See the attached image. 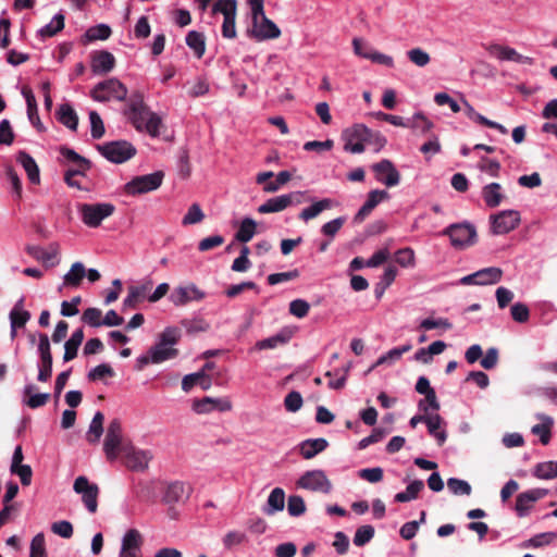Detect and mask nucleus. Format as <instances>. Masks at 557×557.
<instances>
[{"label":"nucleus","instance_id":"obj_41","mask_svg":"<svg viewBox=\"0 0 557 557\" xmlns=\"http://www.w3.org/2000/svg\"><path fill=\"white\" fill-rule=\"evenodd\" d=\"M84 323L90 326H117L123 324V315H82Z\"/></svg>","mask_w":557,"mask_h":557},{"label":"nucleus","instance_id":"obj_61","mask_svg":"<svg viewBox=\"0 0 557 557\" xmlns=\"http://www.w3.org/2000/svg\"><path fill=\"white\" fill-rule=\"evenodd\" d=\"M111 35V28L107 24H98L87 29L86 37L88 40H106Z\"/></svg>","mask_w":557,"mask_h":557},{"label":"nucleus","instance_id":"obj_21","mask_svg":"<svg viewBox=\"0 0 557 557\" xmlns=\"http://www.w3.org/2000/svg\"><path fill=\"white\" fill-rule=\"evenodd\" d=\"M232 409V403L226 397L213 398L206 396L193 403V410L196 413L205 414L212 411L226 412Z\"/></svg>","mask_w":557,"mask_h":557},{"label":"nucleus","instance_id":"obj_56","mask_svg":"<svg viewBox=\"0 0 557 557\" xmlns=\"http://www.w3.org/2000/svg\"><path fill=\"white\" fill-rule=\"evenodd\" d=\"M447 486L454 495L468 496L472 492L471 485L467 481L457 478H449L447 480Z\"/></svg>","mask_w":557,"mask_h":557},{"label":"nucleus","instance_id":"obj_52","mask_svg":"<svg viewBox=\"0 0 557 557\" xmlns=\"http://www.w3.org/2000/svg\"><path fill=\"white\" fill-rule=\"evenodd\" d=\"M557 539V532L548 531L533 535L527 542L528 547L539 548L549 545Z\"/></svg>","mask_w":557,"mask_h":557},{"label":"nucleus","instance_id":"obj_6","mask_svg":"<svg viewBox=\"0 0 557 557\" xmlns=\"http://www.w3.org/2000/svg\"><path fill=\"white\" fill-rule=\"evenodd\" d=\"M77 211L83 223L88 227L95 228L100 226L104 219L114 213L115 207L110 202L79 203Z\"/></svg>","mask_w":557,"mask_h":557},{"label":"nucleus","instance_id":"obj_43","mask_svg":"<svg viewBox=\"0 0 557 557\" xmlns=\"http://www.w3.org/2000/svg\"><path fill=\"white\" fill-rule=\"evenodd\" d=\"M27 251L30 256L36 258L37 260L42 261L46 264L54 265L58 263V250L57 248H52L50 250L44 249L39 246H29Z\"/></svg>","mask_w":557,"mask_h":557},{"label":"nucleus","instance_id":"obj_28","mask_svg":"<svg viewBox=\"0 0 557 557\" xmlns=\"http://www.w3.org/2000/svg\"><path fill=\"white\" fill-rule=\"evenodd\" d=\"M329 446V442L323 438H308L299 443L298 448L300 455L305 459H311L315 457L318 454L325 450Z\"/></svg>","mask_w":557,"mask_h":557},{"label":"nucleus","instance_id":"obj_10","mask_svg":"<svg viewBox=\"0 0 557 557\" xmlns=\"http://www.w3.org/2000/svg\"><path fill=\"white\" fill-rule=\"evenodd\" d=\"M123 429L120 419L115 418L110 421L103 442V451L106 457L110 461L116 460L120 451H123L125 447H122Z\"/></svg>","mask_w":557,"mask_h":557},{"label":"nucleus","instance_id":"obj_64","mask_svg":"<svg viewBox=\"0 0 557 557\" xmlns=\"http://www.w3.org/2000/svg\"><path fill=\"white\" fill-rule=\"evenodd\" d=\"M358 475L369 483H379L383 480L384 471L381 467L364 468L359 470Z\"/></svg>","mask_w":557,"mask_h":557},{"label":"nucleus","instance_id":"obj_33","mask_svg":"<svg viewBox=\"0 0 557 557\" xmlns=\"http://www.w3.org/2000/svg\"><path fill=\"white\" fill-rule=\"evenodd\" d=\"M444 421L438 413L428 416L425 424L431 436H433L437 444L442 446L447 440V432L442 428Z\"/></svg>","mask_w":557,"mask_h":557},{"label":"nucleus","instance_id":"obj_57","mask_svg":"<svg viewBox=\"0 0 557 557\" xmlns=\"http://www.w3.org/2000/svg\"><path fill=\"white\" fill-rule=\"evenodd\" d=\"M406 54L409 61L419 67L426 66L431 61L430 54L421 48H412Z\"/></svg>","mask_w":557,"mask_h":557},{"label":"nucleus","instance_id":"obj_11","mask_svg":"<svg viewBox=\"0 0 557 557\" xmlns=\"http://www.w3.org/2000/svg\"><path fill=\"white\" fill-rule=\"evenodd\" d=\"M521 221L520 212L508 209L490 216L491 231L494 235H504L513 231Z\"/></svg>","mask_w":557,"mask_h":557},{"label":"nucleus","instance_id":"obj_5","mask_svg":"<svg viewBox=\"0 0 557 557\" xmlns=\"http://www.w3.org/2000/svg\"><path fill=\"white\" fill-rule=\"evenodd\" d=\"M127 88L117 78H109L98 83L91 90L90 97L98 102H108L111 100L126 101Z\"/></svg>","mask_w":557,"mask_h":557},{"label":"nucleus","instance_id":"obj_49","mask_svg":"<svg viewBox=\"0 0 557 557\" xmlns=\"http://www.w3.org/2000/svg\"><path fill=\"white\" fill-rule=\"evenodd\" d=\"M183 325L190 334L206 332L210 327V324L205 320L203 315H193L190 319H185Z\"/></svg>","mask_w":557,"mask_h":557},{"label":"nucleus","instance_id":"obj_22","mask_svg":"<svg viewBox=\"0 0 557 557\" xmlns=\"http://www.w3.org/2000/svg\"><path fill=\"white\" fill-rule=\"evenodd\" d=\"M389 194L384 189H373L368 193L364 203L360 207L354 216V222H362L372 210L381 202L388 200Z\"/></svg>","mask_w":557,"mask_h":557},{"label":"nucleus","instance_id":"obj_38","mask_svg":"<svg viewBox=\"0 0 557 557\" xmlns=\"http://www.w3.org/2000/svg\"><path fill=\"white\" fill-rule=\"evenodd\" d=\"M103 420L104 416L101 411H97L94 414L88 431L86 433V440L90 444H96L100 441L103 434Z\"/></svg>","mask_w":557,"mask_h":557},{"label":"nucleus","instance_id":"obj_47","mask_svg":"<svg viewBox=\"0 0 557 557\" xmlns=\"http://www.w3.org/2000/svg\"><path fill=\"white\" fill-rule=\"evenodd\" d=\"M411 347L412 346L410 344H406L400 347L389 349L376 360L375 366L385 363L393 364L395 361L399 360L405 352L409 351Z\"/></svg>","mask_w":557,"mask_h":557},{"label":"nucleus","instance_id":"obj_35","mask_svg":"<svg viewBox=\"0 0 557 557\" xmlns=\"http://www.w3.org/2000/svg\"><path fill=\"white\" fill-rule=\"evenodd\" d=\"M17 162L23 166L27 173L28 180L33 184H37L40 181L39 168L35 159L25 151H20L16 158Z\"/></svg>","mask_w":557,"mask_h":557},{"label":"nucleus","instance_id":"obj_53","mask_svg":"<svg viewBox=\"0 0 557 557\" xmlns=\"http://www.w3.org/2000/svg\"><path fill=\"white\" fill-rule=\"evenodd\" d=\"M395 261L403 268H413L416 256L410 247L400 248L395 252Z\"/></svg>","mask_w":557,"mask_h":557},{"label":"nucleus","instance_id":"obj_60","mask_svg":"<svg viewBox=\"0 0 557 557\" xmlns=\"http://www.w3.org/2000/svg\"><path fill=\"white\" fill-rule=\"evenodd\" d=\"M249 247L243 246L239 256L233 261L231 269L234 272H246L250 269L251 262L248 259Z\"/></svg>","mask_w":557,"mask_h":557},{"label":"nucleus","instance_id":"obj_51","mask_svg":"<svg viewBox=\"0 0 557 557\" xmlns=\"http://www.w3.org/2000/svg\"><path fill=\"white\" fill-rule=\"evenodd\" d=\"M532 473L540 480H553L557 478L554 468V460L536 463Z\"/></svg>","mask_w":557,"mask_h":557},{"label":"nucleus","instance_id":"obj_18","mask_svg":"<svg viewBox=\"0 0 557 557\" xmlns=\"http://www.w3.org/2000/svg\"><path fill=\"white\" fill-rule=\"evenodd\" d=\"M125 455L126 467L136 472H144L148 469L149 462L152 459L150 450L137 449L133 446L125 447L123 449Z\"/></svg>","mask_w":557,"mask_h":557},{"label":"nucleus","instance_id":"obj_2","mask_svg":"<svg viewBox=\"0 0 557 557\" xmlns=\"http://www.w3.org/2000/svg\"><path fill=\"white\" fill-rule=\"evenodd\" d=\"M251 10L252 24L246 30L247 37L256 41H264L280 37L281 29L269 20L263 10V0H248Z\"/></svg>","mask_w":557,"mask_h":557},{"label":"nucleus","instance_id":"obj_40","mask_svg":"<svg viewBox=\"0 0 557 557\" xmlns=\"http://www.w3.org/2000/svg\"><path fill=\"white\" fill-rule=\"evenodd\" d=\"M478 278V285H492L496 284L502 280L503 270L497 267H488L475 272Z\"/></svg>","mask_w":557,"mask_h":557},{"label":"nucleus","instance_id":"obj_14","mask_svg":"<svg viewBox=\"0 0 557 557\" xmlns=\"http://www.w3.org/2000/svg\"><path fill=\"white\" fill-rule=\"evenodd\" d=\"M73 490L75 493L82 495V500L86 509L90 513H95L98 508V485L90 483L86 476L79 475L74 481Z\"/></svg>","mask_w":557,"mask_h":557},{"label":"nucleus","instance_id":"obj_9","mask_svg":"<svg viewBox=\"0 0 557 557\" xmlns=\"http://www.w3.org/2000/svg\"><path fill=\"white\" fill-rule=\"evenodd\" d=\"M164 174L161 171L139 175L125 184V193L131 196L141 195L158 189L163 181Z\"/></svg>","mask_w":557,"mask_h":557},{"label":"nucleus","instance_id":"obj_4","mask_svg":"<svg viewBox=\"0 0 557 557\" xmlns=\"http://www.w3.org/2000/svg\"><path fill=\"white\" fill-rule=\"evenodd\" d=\"M152 289V278L144 277L133 282L127 286V295L122 301L123 311H134L141 308L146 301L150 302V290Z\"/></svg>","mask_w":557,"mask_h":557},{"label":"nucleus","instance_id":"obj_8","mask_svg":"<svg viewBox=\"0 0 557 557\" xmlns=\"http://www.w3.org/2000/svg\"><path fill=\"white\" fill-rule=\"evenodd\" d=\"M98 151L108 161L120 164L136 154V148L127 140H114L97 146Z\"/></svg>","mask_w":557,"mask_h":557},{"label":"nucleus","instance_id":"obj_12","mask_svg":"<svg viewBox=\"0 0 557 557\" xmlns=\"http://www.w3.org/2000/svg\"><path fill=\"white\" fill-rule=\"evenodd\" d=\"M369 135V127L363 124H355L343 131L344 150L350 153L364 151V136Z\"/></svg>","mask_w":557,"mask_h":557},{"label":"nucleus","instance_id":"obj_19","mask_svg":"<svg viewBox=\"0 0 557 557\" xmlns=\"http://www.w3.org/2000/svg\"><path fill=\"white\" fill-rule=\"evenodd\" d=\"M548 495L546 488H531L520 493L516 498L515 510L519 518L529 515L533 504Z\"/></svg>","mask_w":557,"mask_h":557},{"label":"nucleus","instance_id":"obj_31","mask_svg":"<svg viewBox=\"0 0 557 557\" xmlns=\"http://www.w3.org/2000/svg\"><path fill=\"white\" fill-rule=\"evenodd\" d=\"M86 276V268L83 262H74L63 275V285L67 288H77Z\"/></svg>","mask_w":557,"mask_h":557},{"label":"nucleus","instance_id":"obj_13","mask_svg":"<svg viewBox=\"0 0 557 557\" xmlns=\"http://www.w3.org/2000/svg\"><path fill=\"white\" fill-rule=\"evenodd\" d=\"M299 487L312 492L329 494L332 490V483L325 472L320 469L306 471L297 481Z\"/></svg>","mask_w":557,"mask_h":557},{"label":"nucleus","instance_id":"obj_26","mask_svg":"<svg viewBox=\"0 0 557 557\" xmlns=\"http://www.w3.org/2000/svg\"><path fill=\"white\" fill-rule=\"evenodd\" d=\"M294 331L290 327H284L276 334L257 342L256 348L259 350L274 349L278 346L285 345L293 337Z\"/></svg>","mask_w":557,"mask_h":557},{"label":"nucleus","instance_id":"obj_45","mask_svg":"<svg viewBox=\"0 0 557 557\" xmlns=\"http://www.w3.org/2000/svg\"><path fill=\"white\" fill-rule=\"evenodd\" d=\"M186 45L194 51L197 58H201L206 51L205 36L196 30H189L185 38Z\"/></svg>","mask_w":557,"mask_h":557},{"label":"nucleus","instance_id":"obj_7","mask_svg":"<svg viewBox=\"0 0 557 557\" xmlns=\"http://www.w3.org/2000/svg\"><path fill=\"white\" fill-rule=\"evenodd\" d=\"M442 234L449 237L451 246L456 249H463L476 242V230L468 222L453 223L445 227Z\"/></svg>","mask_w":557,"mask_h":557},{"label":"nucleus","instance_id":"obj_63","mask_svg":"<svg viewBox=\"0 0 557 557\" xmlns=\"http://www.w3.org/2000/svg\"><path fill=\"white\" fill-rule=\"evenodd\" d=\"M29 557H47L44 533L36 534L30 542Z\"/></svg>","mask_w":557,"mask_h":557},{"label":"nucleus","instance_id":"obj_48","mask_svg":"<svg viewBox=\"0 0 557 557\" xmlns=\"http://www.w3.org/2000/svg\"><path fill=\"white\" fill-rule=\"evenodd\" d=\"M237 1L236 0H216L212 5V13H221L223 18L236 16Z\"/></svg>","mask_w":557,"mask_h":557},{"label":"nucleus","instance_id":"obj_23","mask_svg":"<svg viewBox=\"0 0 557 557\" xmlns=\"http://www.w3.org/2000/svg\"><path fill=\"white\" fill-rule=\"evenodd\" d=\"M191 488L182 481L170 482L163 493L162 500L165 504L173 505L187 500Z\"/></svg>","mask_w":557,"mask_h":557},{"label":"nucleus","instance_id":"obj_1","mask_svg":"<svg viewBox=\"0 0 557 557\" xmlns=\"http://www.w3.org/2000/svg\"><path fill=\"white\" fill-rule=\"evenodd\" d=\"M123 113L136 131L145 132L151 137L160 135L162 120L150 111L140 92H134L127 98Z\"/></svg>","mask_w":557,"mask_h":557},{"label":"nucleus","instance_id":"obj_3","mask_svg":"<svg viewBox=\"0 0 557 557\" xmlns=\"http://www.w3.org/2000/svg\"><path fill=\"white\" fill-rule=\"evenodd\" d=\"M181 330L175 326L165 327L157 337L156 343L149 348L152 356V364H160L178 356L175 346L181 339Z\"/></svg>","mask_w":557,"mask_h":557},{"label":"nucleus","instance_id":"obj_58","mask_svg":"<svg viewBox=\"0 0 557 557\" xmlns=\"http://www.w3.org/2000/svg\"><path fill=\"white\" fill-rule=\"evenodd\" d=\"M287 511L292 517H300L306 511V504L301 496L290 495L287 502Z\"/></svg>","mask_w":557,"mask_h":557},{"label":"nucleus","instance_id":"obj_16","mask_svg":"<svg viewBox=\"0 0 557 557\" xmlns=\"http://www.w3.org/2000/svg\"><path fill=\"white\" fill-rule=\"evenodd\" d=\"M144 537L137 529L127 530L122 540L117 557H143Z\"/></svg>","mask_w":557,"mask_h":557},{"label":"nucleus","instance_id":"obj_42","mask_svg":"<svg viewBox=\"0 0 557 557\" xmlns=\"http://www.w3.org/2000/svg\"><path fill=\"white\" fill-rule=\"evenodd\" d=\"M424 483L422 480H414L409 483L406 491L399 492L394 496L396 503H408L416 499L419 493L423 490Z\"/></svg>","mask_w":557,"mask_h":557},{"label":"nucleus","instance_id":"obj_46","mask_svg":"<svg viewBox=\"0 0 557 557\" xmlns=\"http://www.w3.org/2000/svg\"><path fill=\"white\" fill-rule=\"evenodd\" d=\"M63 27L64 16L61 13H57L48 24L38 29L37 34L41 38H49L62 30Z\"/></svg>","mask_w":557,"mask_h":557},{"label":"nucleus","instance_id":"obj_44","mask_svg":"<svg viewBox=\"0 0 557 557\" xmlns=\"http://www.w3.org/2000/svg\"><path fill=\"white\" fill-rule=\"evenodd\" d=\"M257 223L251 218H244L235 234L236 240L239 243H248L256 234Z\"/></svg>","mask_w":557,"mask_h":557},{"label":"nucleus","instance_id":"obj_62","mask_svg":"<svg viewBox=\"0 0 557 557\" xmlns=\"http://www.w3.org/2000/svg\"><path fill=\"white\" fill-rule=\"evenodd\" d=\"M123 283L120 278L112 281V286L103 290V304L106 306L116 301L122 293Z\"/></svg>","mask_w":557,"mask_h":557},{"label":"nucleus","instance_id":"obj_50","mask_svg":"<svg viewBox=\"0 0 557 557\" xmlns=\"http://www.w3.org/2000/svg\"><path fill=\"white\" fill-rule=\"evenodd\" d=\"M374 534L375 530L372 525H361L356 530L352 542L357 547H362L374 537Z\"/></svg>","mask_w":557,"mask_h":557},{"label":"nucleus","instance_id":"obj_34","mask_svg":"<svg viewBox=\"0 0 557 557\" xmlns=\"http://www.w3.org/2000/svg\"><path fill=\"white\" fill-rule=\"evenodd\" d=\"M293 196L280 195L268 199L258 208L259 213H275L285 210L290 207V198Z\"/></svg>","mask_w":557,"mask_h":557},{"label":"nucleus","instance_id":"obj_54","mask_svg":"<svg viewBox=\"0 0 557 557\" xmlns=\"http://www.w3.org/2000/svg\"><path fill=\"white\" fill-rule=\"evenodd\" d=\"M60 156L62 157L63 162L69 164H77L81 163L85 166L88 165V159L85 157L78 154L75 150L72 148H69L66 146H61L59 148Z\"/></svg>","mask_w":557,"mask_h":557},{"label":"nucleus","instance_id":"obj_24","mask_svg":"<svg viewBox=\"0 0 557 557\" xmlns=\"http://www.w3.org/2000/svg\"><path fill=\"white\" fill-rule=\"evenodd\" d=\"M90 66L95 75L108 74L115 66V58L107 50L95 51L91 54Z\"/></svg>","mask_w":557,"mask_h":557},{"label":"nucleus","instance_id":"obj_55","mask_svg":"<svg viewBox=\"0 0 557 557\" xmlns=\"http://www.w3.org/2000/svg\"><path fill=\"white\" fill-rule=\"evenodd\" d=\"M205 219V213L198 203H193L182 219L184 226L200 223Z\"/></svg>","mask_w":557,"mask_h":557},{"label":"nucleus","instance_id":"obj_20","mask_svg":"<svg viewBox=\"0 0 557 557\" xmlns=\"http://www.w3.org/2000/svg\"><path fill=\"white\" fill-rule=\"evenodd\" d=\"M487 52L491 57H494L500 61H512L519 64H532L533 59L531 57L519 53L516 49L503 46L499 44H492L486 47Z\"/></svg>","mask_w":557,"mask_h":557},{"label":"nucleus","instance_id":"obj_25","mask_svg":"<svg viewBox=\"0 0 557 557\" xmlns=\"http://www.w3.org/2000/svg\"><path fill=\"white\" fill-rule=\"evenodd\" d=\"M337 206V202L331 198H322L311 203V206L304 208L298 218L304 222H308L317 218L320 213L325 210H330Z\"/></svg>","mask_w":557,"mask_h":557},{"label":"nucleus","instance_id":"obj_29","mask_svg":"<svg viewBox=\"0 0 557 557\" xmlns=\"http://www.w3.org/2000/svg\"><path fill=\"white\" fill-rule=\"evenodd\" d=\"M285 506V492L281 487L273 488L267 499V503L262 507V512L267 516H273L278 511H282Z\"/></svg>","mask_w":557,"mask_h":557},{"label":"nucleus","instance_id":"obj_27","mask_svg":"<svg viewBox=\"0 0 557 557\" xmlns=\"http://www.w3.org/2000/svg\"><path fill=\"white\" fill-rule=\"evenodd\" d=\"M535 418L539 419L541 423L533 425L531 432L532 434L540 437V441L543 445H547L552 438L554 419L545 413H536Z\"/></svg>","mask_w":557,"mask_h":557},{"label":"nucleus","instance_id":"obj_32","mask_svg":"<svg viewBox=\"0 0 557 557\" xmlns=\"http://www.w3.org/2000/svg\"><path fill=\"white\" fill-rule=\"evenodd\" d=\"M482 198L488 208L498 207L505 198L503 188L498 183L486 184L482 188Z\"/></svg>","mask_w":557,"mask_h":557},{"label":"nucleus","instance_id":"obj_30","mask_svg":"<svg viewBox=\"0 0 557 557\" xmlns=\"http://www.w3.org/2000/svg\"><path fill=\"white\" fill-rule=\"evenodd\" d=\"M463 111H465V114L471 121H473L478 124L487 126L490 128H494V129L498 131L500 134H507V132H508L507 128L504 125H502L500 123L488 120L481 113L476 112L475 109L467 100H463Z\"/></svg>","mask_w":557,"mask_h":557},{"label":"nucleus","instance_id":"obj_36","mask_svg":"<svg viewBox=\"0 0 557 557\" xmlns=\"http://www.w3.org/2000/svg\"><path fill=\"white\" fill-rule=\"evenodd\" d=\"M83 339L84 333L82 329H77L72 333L71 337L64 344V362H69L76 357L78 347L81 346Z\"/></svg>","mask_w":557,"mask_h":557},{"label":"nucleus","instance_id":"obj_37","mask_svg":"<svg viewBox=\"0 0 557 557\" xmlns=\"http://www.w3.org/2000/svg\"><path fill=\"white\" fill-rule=\"evenodd\" d=\"M58 120L71 131H76L78 126V116L75 110L69 103H62L58 110Z\"/></svg>","mask_w":557,"mask_h":557},{"label":"nucleus","instance_id":"obj_39","mask_svg":"<svg viewBox=\"0 0 557 557\" xmlns=\"http://www.w3.org/2000/svg\"><path fill=\"white\" fill-rule=\"evenodd\" d=\"M409 125L406 128H411L418 134L426 135L434 127L432 121H430L422 112L414 113L411 117H408Z\"/></svg>","mask_w":557,"mask_h":557},{"label":"nucleus","instance_id":"obj_15","mask_svg":"<svg viewBox=\"0 0 557 557\" xmlns=\"http://www.w3.org/2000/svg\"><path fill=\"white\" fill-rule=\"evenodd\" d=\"M206 294L199 289L195 284L190 283L175 287L169 296V300L176 307L186 306L193 301H200L205 298Z\"/></svg>","mask_w":557,"mask_h":557},{"label":"nucleus","instance_id":"obj_17","mask_svg":"<svg viewBox=\"0 0 557 557\" xmlns=\"http://www.w3.org/2000/svg\"><path fill=\"white\" fill-rule=\"evenodd\" d=\"M377 182L386 187H394L400 183V173L394 163L388 159H383L372 165Z\"/></svg>","mask_w":557,"mask_h":557},{"label":"nucleus","instance_id":"obj_59","mask_svg":"<svg viewBox=\"0 0 557 557\" xmlns=\"http://www.w3.org/2000/svg\"><path fill=\"white\" fill-rule=\"evenodd\" d=\"M90 135L94 139H100L104 135V124L101 116L96 111L89 112Z\"/></svg>","mask_w":557,"mask_h":557}]
</instances>
